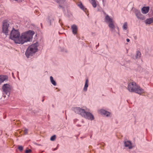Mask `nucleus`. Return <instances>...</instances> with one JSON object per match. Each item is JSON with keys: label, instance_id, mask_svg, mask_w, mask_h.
I'll return each instance as SVG.
<instances>
[{"label": "nucleus", "instance_id": "nucleus-16", "mask_svg": "<svg viewBox=\"0 0 153 153\" xmlns=\"http://www.w3.org/2000/svg\"><path fill=\"white\" fill-rule=\"evenodd\" d=\"M153 22V18L147 19L145 21L146 24H150Z\"/></svg>", "mask_w": 153, "mask_h": 153}, {"label": "nucleus", "instance_id": "nucleus-2", "mask_svg": "<svg viewBox=\"0 0 153 153\" xmlns=\"http://www.w3.org/2000/svg\"><path fill=\"white\" fill-rule=\"evenodd\" d=\"M127 89L130 92H134L139 95L146 93L144 90L134 82L128 83Z\"/></svg>", "mask_w": 153, "mask_h": 153}, {"label": "nucleus", "instance_id": "nucleus-32", "mask_svg": "<svg viewBox=\"0 0 153 153\" xmlns=\"http://www.w3.org/2000/svg\"><path fill=\"white\" fill-rule=\"evenodd\" d=\"M56 149H57V148H55V149H54V150H56Z\"/></svg>", "mask_w": 153, "mask_h": 153}, {"label": "nucleus", "instance_id": "nucleus-4", "mask_svg": "<svg viewBox=\"0 0 153 153\" xmlns=\"http://www.w3.org/2000/svg\"><path fill=\"white\" fill-rule=\"evenodd\" d=\"M39 46L38 42H36L29 46L25 52V54L27 58H29L34 54L38 51Z\"/></svg>", "mask_w": 153, "mask_h": 153}, {"label": "nucleus", "instance_id": "nucleus-29", "mask_svg": "<svg viewBox=\"0 0 153 153\" xmlns=\"http://www.w3.org/2000/svg\"><path fill=\"white\" fill-rule=\"evenodd\" d=\"M31 150L30 149L26 150L25 151V153H29L30 152Z\"/></svg>", "mask_w": 153, "mask_h": 153}, {"label": "nucleus", "instance_id": "nucleus-21", "mask_svg": "<svg viewBox=\"0 0 153 153\" xmlns=\"http://www.w3.org/2000/svg\"><path fill=\"white\" fill-rule=\"evenodd\" d=\"M54 20V19L53 17L50 16L47 19V22L49 25L51 24V23Z\"/></svg>", "mask_w": 153, "mask_h": 153}, {"label": "nucleus", "instance_id": "nucleus-13", "mask_svg": "<svg viewBox=\"0 0 153 153\" xmlns=\"http://www.w3.org/2000/svg\"><path fill=\"white\" fill-rule=\"evenodd\" d=\"M71 28L72 30V32L73 34L74 35L76 34L77 33V26L76 25H74L71 26Z\"/></svg>", "mask_w": 153, "mask_h": 153}, {"label": "nucleus", "instance_id": "nucleus-1", "mask_svg": "<svg viewBox=\"0 0 153 153\" xmlns=\"http://www.w3.org/2000/svg\"><path fill=\"white\" fill-rule=\"evenodd\" d=\"M73 111L76 113L81 115L82 117L91 120L94 119L93 115L86 109L85 110L79 107L73 108Z\"/></svg>", "mask_w": 153, "mask_h": 153}, {"label": "nucleus", "instance_id": "nucleus-7", "mask_svg": "<svg viewBox=\"0 0 153 153\" xmlns=\"http://www.w3.org/2000/svg\"><path fill=\"white\" fill-rule=\"evenodd\" d=\"M104 21L108 24V27L111 26V25L114 24V21L113 19L106 13L105 14Z\"/></svg>", "mask_w": 153, "mask_h": 153}, {"label": "nucleus", "instance_id": "nucleus-26", "mask_svg": "<svg viewBox=\"0 0 153 153\" xmlns=\"http://www.w3.org/2000/svg\"><path fill=\"white\" fill-rule=\"evenodd\" d=\"M24 131L25 134H26L27 133L28 129L26 128L24 129Z\"/></svg>", "mask_w": 153, "mask_h": 153}, {"label": "nucleus", "instance_id": "nucleus-5", "mask_svg": "<svg viewBox=\"0 0 153 153\" xmlns=\"http://www.w3.org/2000/svg\"><path fill=\"white\" fill-rule=\"evenodd\" d=\"M20 37L19 31L13 28L10 34V39L13 40L15 43L19 44Z\"/></svg>", "mask_w": 153, "mask_h": 153}, {"label": "nucleus", "instance_id": "nucleus-10", "mask_svg": "<svg viewBox=\"0 0 153 153\" xmlns=\"http://www.w3.org/2000/svg\"><path fill=\"white\" fill-rule=\"evenodd\" d=\"M124 144L125 147L128 148L129 149H131L133 148L132 143L130 141H125L124 142Z\"/></svg>", "mask_w": 153, "mask_h": 153}, {"label": "nucleus", "instance_id": "nucleus-33", "mask_svg": "<svg viewBox=\"0 0 153 153\" xmlns=\"http://www.w3.org/2000/svg\"><path fill=\"white\" fill-rule=\"evenodd\" d=\"M98 45H97L96 46V47H97V46H98Z\"/></svg>", "mask_w": 153, "mask_h": 153}, {"label": "nucleus", "instance_id": "nucleus-28", "mask_svg": "<svg viewBox=\"0 0 153 153\" xmlns=\"http://www.w3.org/2000/svg\"><path fill=\"white\" fill-rule=\"evenodd\" d=\"M59 50L61 51H64V48H62L61 47H60L59 48Z\"/></svg>", "mask_w": 153, "mask_h": 153}, {"label": "nucleus", "instance_id": "nucleus-22", "mask_svg": "<svg viewBox=\"0 0 153 153\" xmlns=\"http://www.w3.org/2000/svg\"><path fill=\"white\" fill-rule=\"evenodd\" d=\"M123 28L124 30H127L128 28V27L127 22H125L123 23Z\"/></svg>", "mask_w": 153, "mask_h": 153}, {"label": "nucleus", "instance_id": "nucleus-8", "mask_svg": "<svg viewBox=\"0 0 153 153\" xmlns=\"http://www.w3.org/2000/svg\"><path fill=\"white\" fill-rule=\"evenodd\" d=\"M2 32L6 35H8L9 30L10 29L9 24L6 21L3 22L2 26Z\"/></svg>", "mask_w": 153, "mask_h": 153}, {"label": "nucleus", "instance_id": "nucleus-14", "mask_svg": "<svg viewBox=\"0 0 153 153\" xmlns=\"http://www.w3.org/2000/svg\"><path fill=\"white\" fill-rule=\"evenodd\" d=\"M149 7H143L141 9V12L143 14H146L149 11Z\"/></svg>", "mask_w": 153, "mask_h": 153}, {"label": "nucleus", "instance_id": "nucleus-19", "mask_svg": "<svg viewBox=\"0 0 153 153\" xmlns=\"http://www.w3.org/2000/svg\"><path fill=\"white\" fill-rule=\"evenodd\" d=\"M89 1L94 7L95 8L97 7V4L95 0H89Z\"/></svg>", "mask_w": 153, "mask_h": 153}, {"label": "nucleus", "instance_id": "nucleus-9", "mask_svg": "<svg viewBox=\"0 0 153 153\" xmlns=\"http://www.w3.org/2000/svg\"><path fill=\"white\" fill-rule=\"evenodd\" d=\"M135 13L136 16L138 19L142 20H143L145 19L144 16L141 13L140 10H135Z\"/></svg>", "mask_w": 153, "mask_h": 153}, {"label": "nucleus", "instance_id": "nucleus-27", "mask_svg": "<svg viewBox=\"0 0 153 153\" xmlns=\"http://www.w3.org/2000/svg\"><path fill=\"white\" fill-rule=\"evenodd\" d=\"M18 149L20 151H22L23 149V147L22 146H19L18 147Z\"/></svg>", "mask_w": 153, "mask_h": 153}, {"label": "nucleus", "instance_id": "nucleus-12", "mask_svg": "<svg viewBox=\"0 0 153 153\" xmlns=\"http://www.w3.org/2000/svg\"><path fill=\"white\" fill-rule=\"evenodd\" d=\"M100 114H104L105 115L106 117H108L110 116V113L104 110L101 109L99 111Z\"/></svg>", "mask_w": 153, "mask_h": 153}, {"label": "nucleus", "instance_id": "nucleus-20", "mask_svg": "<svg viewBox=\"0 0 153 153\" xmlns=\"http://www.w3.org/2000/svg\"><path fill=\"white\" fill-rule=\"evenodd\" d=\"M50 82L51 83L54 85L56 86V83L54 80L53 77L52 76H50Z\"/></svg>", "mask_w": 153, "mask_h": 153}, {"label": "nucleus", "instance_id": "nucleus-23", "mask_svg": "<svg viewBox=\"0 0 153 153\" xmlns=\"http://www.w3.org/2000/svg\"><path fill=\"white\" fill-rule=\"evenodd\" d=\"M66 1L64 0H61L59 1V4H60V6L62 7V5L66 4Z\"/></svg>", "mask_w": 153, "mask_h": 153}, {"label": "nucleus", "instance_id": "nucleus-3", "mask_svg": "<svg viewBox=\"0 0 153 153\" xmlns=\"http://www.w3.org/2000/svg\"><path fill=\"white\" fill-rule=\"evenodd\" d=\"M34 34L33 31L30 30L22 33L20 38L19 44H23L25 42L31 41Z\"/></svg>", "mask_w": 153, "mask_h": 153}, {"label": "nucleus", "instance_id": "nucleus-31", "mask_svg": "<svg viewBox=\"0 0 153 153\" xmlns=\"http://www.w3.org/2000/svg\"><path fill=\"white\" fill-rule=\"evenodd\" d=\"M117 29L118 30H119V28L117 27Z\"/></svg>", "mask_w": 153, "mask_h": 153}, {"label": "nucleus", "instance_id": "nucleus-25", "mask_svg": "<svg viewBox=\"0 0 153 153\" xmlns=\"http://www.w3.org/2000/svg\"><path fill=\"white\" fill-rule=\"evenodd\" d=\"M56 138V135H53L51 137V138H50V140L51 141H53L55 140Z\"/></svg>", "mask_w": 153, "mask_h": 153}, {"label": "nucleus", "instance_id": "nucleus-24", "mask_svg": "<svg viewBox=\"0 0 153 153\" xmlns=\"http://www.w3.org/2000/svg\"><path fill=\"white\" fill-rule=\"evenodd\" d=\"M141 55V53L140 51H137L136 54L135 56L136 59L140 58Z\"/></svg>", "mask_w": 153, "mask_h": 153}, {"label": "nucleus", "instance_id": "nucleus-30", "mask_svg": "<svg viewBox=\"0 0 153 153\" xmlns=\"http://www.w3.org/2000/svg\"><path fill=\"white\" fill-rule=\"evenodd\" d=\"M126 41L127 42H128L130 41V39H127Z\"/></svg>", "mask_w": 153, "mask_h": 153}, {"label": "nucleus", "instance_id": "nucleus-11", "mask_svg": "<svg viewBox=\"0 0 153 153\" xmlns=\"http://www.w3.org/2000/svg\"><path fill=\"white\" fill-rule=\"evenodd\" d=\"M110 29V30L111 32L115 35V34H118L119 35V33L118 32H117L115 30V26L114 24L111 25V26L109 27Z\"/></svg>", "mask_w": 153, "mask_h": 153}, {"label": "nucleus", "instance_id": "nucleus-18", "mask_svg": "<svg viewBox=\"0 0 153 153\" xmlns=\"http://www.w3.org/2000/svg\"><path fill=\"white\" fill-rule=\"evenodd\" d=\"M78 6L82 10L84 11H85L86 10V8H85V7L83 5L82 3L81 2L79 3L78 4Z\"/></svg>", "mask_w": 153, "mask_h": 153}, {"label": "nucleus", "instance_id": "nucleus-15", "mask_svg": "<svg viewBox=\"0 0 153 153\" xmlns=\"http://www.w3.org/2000/svg\"><path fill=\"white\" fill-rule=\"evenodd\" d=\"M7 76H6L0 75V84L7 79Z\"/></svg>", "mask_w": 153, "mask_h": 153}, {"label": "nucleus", "instance_id": "nucleus-17", "mask_svg": "<svg viewBox=\"0 0 153 153\" xmlns=\"http://www.w3.org/2000/svg\"><path fill=\"white\" fill-rule=\"evenodd\" d=\"M88 79H86L85 81L84 87L83 89V90L85 91H86L87 90V88L88 86Z\"/></svg>", "mask_w": 153, "mask_h": 153}, {"label": "nucleus", "instance_id": "nucleus-6", "mask_svg": "<svg viewBox=\"0 0 153 153\" xmlns=\"http://www.w3.org/2000/svg\"><path fill=\"white\" fill-rule=\"evenodd\" d=\"M12 88V86L9 84H4L2 87L3 92L8 97L9 96Z\"/></svg>", "mask_w": 153, "mask_h": 153}]
</instances>
